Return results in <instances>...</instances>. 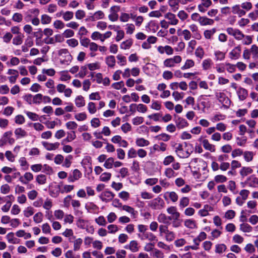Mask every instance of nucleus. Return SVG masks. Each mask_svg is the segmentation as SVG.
Wrapping results in <instances>:
<instances>
[{
  "instance_id": "obj_3",
  "label": "nucleus",
  "mask_w": 258,
  "mask_h": 258,
  "mask_svg": "<svg viewBox=\"0 0 258 258\" xmlns=\"http://www.w3.org/2000/svg\"><path fill=\"white\" fill-rule=\"evenodd\" d=\"M60 62L62 64L69 65L72 60V56L67 49L62 48L58 52Z\"/></svg>"
},
{
  "instance_id": "obj_28",
  "label": "nucleus",
  "mask_w": 258,
  "mask_h": 258,
  "mask_svg": "<svg viewBox=\"0 0 258 258\" xmlns=\"http://www.w3.org/2000/svg\"><path fill=\"white\" fill-rule=\"evenodd\" d=\"M239 5H236L232 7V12L234 14H237L239 17L244 16L246 14L245 11L241 9Z\"/></svg>"
},
{
  "instance_id": "obj_52",
  "label": "nucleus",
  "mask_w": 258,
  "mask_h": 258,
  "mask_svg": "<svg viewBox=\"0 0 258 258\" xmlns=\"http://www.w3.org/2000/svg\"><path fill=\"white\" fill-rule=\"evenodd\" d=\"M76 105L78 107H82L85 106V101L82 96L79 95L77 96L75 100Z\"/></svg>"
},
{
  "instance_id": "obj_15",
  "label": "nucleus",
  "mask_w": 258,
  "mask_h": 258,
  "mask_svg": "<svg viewBox=\"0 0 258 258\" xmlns=\"http://www.w3.org/2000/svg\"><path fill=\"white\" fill-rule=\"evenodd\" d=\"M41 144L43 147L47 151H49L57 150L60 146V144L58 142L49 143L48 142L43 141L41 142Z\"/></svg>"
},
{
  "instance_id": "obj_13",
  "label": "nucleus",
  "mask_w": 258,
  "mask_h": 258,
  "mask_svg": "<svg viewBox=\"0 0 258 258\" xmlns=\"http://www.w3.org/2000/svg\"><path fill=\"white\" fill-rule=\"evenodd\" d=\"M244 184L249 187H258V178L255 175H251L246 179Z\"/></svg>"
},
{
  "instance_id": "obj_4",
  "label": "nucleus",
  "mask_w": 258,
  "mask_h": 258,
  "mask_svg": "<svg viewBox=\"0 0 258 258\" xmlns=\"http://www.w3.org/2000/svg\"><path fill=\"white\" fill-rule=\"evenodd\" d=\"M182 61L180 55H175L172 57L165 59L163 61V65L166 68H173L179 64Z\"/></svg>"
},
{
  "instance_id": "obj_44",
  "label": "nucleus",
  "mask_w": 258,
  "mask_h": 258,
  "mask_svg": "<svg viewBox=\"0 0 258 258\" xmlns=\"http://www.w3.org/2000/svg\"><path fill=\"white\" fill-rule=\"evenodd\" d=\"M212 64L213 61L211 58L205 59L202 62V68L205 71L208 70L212 68Z\"/></svg>"
},
{
  "instance_id": "obj_7",
  "label": "nucleus",
  "mask_w": 258,
  "mask_h": 258,
  "mask_svg": "<svg viewBox=\"0 0 258 258\" xmlns=\"http://www.w3.org/2000/svg\"><path fill=\"white\" fill-rule=\"evenodd\" d=\"M148 206L153 210H161L164 207L165 203L161 198L157 197L149 201Z\"/></svg>"
},
{
  "instance_id": "obj_30",
  "label": "nucleus",
  "mask_w": 258,
  "mask_h": 258,
  "mask_svg": "<svg viewBox=\"0 0 258 258\" xmlns=\"http://www.w3.org/2000/svg\"><path fill=\"white\" fill-rule=\"evenodd\" d=\"M135 143L137 146L139 147H145L148 146L150 143L148 140L143 138H137L136 139Z\"/></svg>"
},
{
  "instance_id": "obj_56",
  "label": "nucleus",
  "mask_w": 258,
  "mask_h": 258,
  "mask_svg": "<svg viewBox=\"0 0 258 258\" xmlns=\"http://www.w3.org/2000/svg\"><path fill=\"white\" fill-rule=\"evenodd\" d=\"M119 19L121 22H127L130 20V19H131V14H128L125 12H122L120 13Z\"/></svg>"
},
{
  "instance_id": "obj_42",
  "label": "nucleus",
  "mask_w": 258,
  "mask_h": 258,
  "mask_svg": "<svg viewBox=\"0 0 258 258\" xmlns=\"http://www.w3.org/2000/svg\"><path fill=\"white\" fill-rule=\"evenodd\" d=\"M73 159V157L71 155H69L67 156L65 158H64V160L62 164V166L65 168H69L71 167L72 160Z\"/></svg>"
},
{
  "instance_id": "obj_34",
  "label": "nucleus",
  "mask_w": 258,
  "mask_h": 258,
  "mask_svg": "<svg viewBox=\"0 0 258 258\" xmlns=\"http://www.w3.org/2000/svg\"><path fill=\"white\" fill-rule=\"evenodd\" d=\"M105 61L108 68L111 69L114 68L116 63V60L114 56L108 55L106 56L105 59Z\"/></svg>"
},
{
  "instance_id": "obj_59",
  "label": "nucleus",
  "mask_w": 258,
  "mask_h": 258,
  "mask_svg": "<svg viewBox=\"0 0 258 258\" xmlns=\"http://www.w3.org/2000/svg\"><path fill=\"white\" fill-rule=\"evenodd\" d=\"M87 109L91 114H95L97 111V107L95 103L90 102L87 105Z\"/></svg>"
},
{
  "instance_id": "obj_1",
  "label": "nucleus",
  "mask_w": 258,
  "mask_h": 258,
  "mask_svg": "<svg viewBox=\"0 0 258 258\" xmlns=\"http://www.w3.org/2000/svg\"><path fill=\"white\" fill-rule=\"evenodd\" d=\"M175 151L177 155L181 158L188 157L193 152V146L191 144H176Z\"/></svg>"
},
{
  "instance_id": "obj_60",
  "label": "nucleus",
  "mask_w": 258,
  "mask_h": 258,
  "mask_svg": "<svg viewBox=\"0 0 258 258\" xmlns=\"http://www.w3.org/2000/svg\"><path fill=\"white\" fill-rule=\"evenodd\" d=\"M253 172L252 169L249 167H243L240 171V174L242 177L247 176V175L252 173Z\"/></svg>"
},
{
  "instance_id": "obj_21",
  "label": "nucleus",
  "mask_w": 258,
  "mask_h": 258,
  "mask_svg": "<svg viewBox=\"0 0 258 258\" xmlns=\"http://www.w3.org/2000/svg\"><path fill=\"white\" fill-rule=\"evenodd\" d=\"M188 28L191 31L195 38L198 40H200L202 38V36L199 30L198 26L196 24H191L189 25Z\"/></svg>"
},
{
  "instance_id": "obj_26",
  "label": "nucleus",
  "mask_w": 258,
  "mask_h": 258,
  "mask_svg": "<svg viewBox=\"0 0 258 258\" xmlns=\"http://www.w3.org/2000/svg\"><path fill=\"white\" fill-rule=\"evenodd\" d=\"M133 107H135V108H136V110L137 111H138L139 112L142 113H146L148 110V108H147V106H146L145 105L142 104V103H140L139 104H131L130 106V108L131 110H132V108Z\"/></svg>"
},
{
  "instance_id": "obj_38",
  "label": "nucleus",
  "mask_w": 258,
  "mask_h": 258,
  "mask_svg": "<svg viewBox=\"0 0 258 258\" xmlns=\"http://www.w3.org/2000/svg\"><path fill=\"white\" fill-rule=\"evenodd\" d=\"M133 44V40L132 39L130 38L123 42L120 45V48L121 49L126 50L129 49Z\"/></svg>"
},
{
  "instance_id": "obj_2",
  "label": "nucleus",
  "mask_w": 258,
  "mask_h": 258,
  "mask_svg": "<svg viewBox=\"0 0 258 258\" xmlns=\"http://www.w3.org/2000/svg\"><path fill=\"white\" fill-rule=\"evenodd\" d=\"M189 167L191 170L202 171L204 174H207L209 172L207 162L200 158L192 159L189 162Z\"/></svg>"
},
{
  "instance_id": "obj_41",
  "label": "nucleus",
  "mask_w": 258,
  "mask_h": 258,
  "mask_svg": "<svg viewBox=\"0 0 258 258\" xmlns=\"http://www.w3.org/2000/svg\"><path fill=\"white\" fill-rule=\"evenodd\" d=\"M195 62L194 60L191 59H187L184 64L181 67V70H188L191 68H192L195 66Z\"/></svg>"
},
{
  "instance_id": "obj_33",
  "label": "nucleus",
  "mask_w": 258,
  "mask_h": 258,
  "mask_svg": "<svg viewBox=\"0 0 258 258\" xmlns=\"http://www.w3.org/2000/svg\"><path fill=\"white\" fill-rule=\"evenodd\" d=\"M14 134L17 139L25 138L28 135L27 132L21 127L16 128Z\"/></svg>"
},
{
  "instance_id": "obj_48",
  "label": "nucleus",
  "mask_w": 258,
  "mask_h": 258,
  "mask_svg": "<svg viewBox=\"0 0 258 258\" xmlns=\"http://www.w3.org/2000/svg\"><path fill=\"white\" fill-rule=\"evenodd\" d=\"M126 247L129 248L130 250L133 252H137L139 250L138 242L135 240L131 241Z\"/></svg>"
},
{
  "instance_id": "obj_14",
  "label": "nucleus",
  "mask_w": 258,
  "mask_h": 258,
  "mask_svg": "<svg viewBox=\"0 0 258 258\" xmlns=\"http://www.w3.org/2000/svg\"><path fill=\"white\" fill-rule=\"evenodd\" d=\"M34 179L33 174L30 172H25L23 176H20L19 181L23 184H27Z\"/></svg>"
},
{
  "instance_id": "obj_27",
  "label": "nucleus",
  "mask_w": 258,
  "mask_h": 258,
  "mask_svg": "<svg viewBox=\"0 0 258 258\" xmlns=\"http://www.w3.org/2000/svg\"><path fill=\"white\" fill-rule=\"evenodd\" d=\"M199 23L202 26H212L214 23V20L206 16H202Z\"/></svg>"
},
{
  "instance_id": "obj_58",
  "label": "nucleus",
  "mask_w": 258,
  "mask_h": 258,
  "mask_svg": "<svg viewBox=\"0 0 258 258\" xmlns=\"http://www.w3.org/2000/svg\"><path fill=\"white\" fill-rule=\"evenodd\" d=\"M116 58L117 59V63L120 66H124L126 64L127 60L125 56L122 54H119L117 55Z\"/></svg>"
},
{
  "instance_id": "obj_61",
  "label": "nucleus",
  "mask_w": 258,
  "mask_h": 258,
  "mask_svg": "<svg viewBox=\"0 0 258 258\" xmlns=\"http://www.w3.org/2000/svg\"><path fill=\"white\" fill-rule=\"evenodd\" d=\"M135 25L133 23H127L125 25V31L127 34L131 35L135 31Z\"/></svg>"
},
{
  "instance_id": "obj_57",
  "label": "nucleus",
  "mask_w": 258,
  "mask_h": 258,
  "mask_svg": "<svg viewBox=\"0 0 258 258\" xmlns=\"http://www.w3.org/2000/svg\"><path fill=\"white\" fill-rule=\"evenodd\" d=\"M240 230L243 232H250L252 227L247 223H243L240 225Z\"/></svg>"
},
{
  "instance_id": "obj_45",
  "label": "nucleus",
  "mask_w": 258,
  "mask_h": 258,
  "mask_svg": "<svg viewBox=\"0 0 258 258\" xmlns=\"http://www.w3.org/2000/svg\"><path fill=\"white\" fill-rule=\"evenodd\" d=\"M66 138L63 139L61 142L62 145H63V143L71 142L76 138V133L74 131L68 132Z\"/></svg>"
},
{
  "instance_id": "obj_5",
  "label": "nucleus",
  "mask_w": 258,
  "mask_h": 258,
  "mask_svg": "<svg viewBox=\"0 0 258 258\" xmlns=\"http://www.w3.org/2000/svg\"><path fill=\"white\" fill-rule=\"evenodd\" d=\"M43 95L41 94H37L32 95L28 94L24 96V99L29 104H39L42 101Z\"/></svg>"
},
{
  "instance_id": "obj_53",
  "label": "nucleus",
  "mask_w": 258,
  "mask_h": 258,
  "mask_svg": "<svg viewBox=\"0 0 258 258\" xmlns=\"http://www.w3.org/2000/svg\"><path fill=\"white\" fill-rule=\"evenodd\" d=\"M214 180L216 183H222L227 181V178L224 175L218 174L214 176Z\"/></svg>"
},
{
  "instance_id": "obj_24",
  "label": "nucleus",
  "mask_w": 258,
  "mask_h": 258,
  "mask_svg": "<svg viewBox=\"0 0 258 258\" xmlns=\"http://www.w3.org/2000/svg\"><path fill=\"white\" fill-rule=\"evenodd\" d=\"M131 19L135 22V25L140 27L143 23L144 18L142 16H137L136 15L131 14Z\"/></svg>"
},
{
  "instance_id": "obj_18",
  "label": "nucleus",
  "mask_w": 258,
  "mask_h": 258,
  "mask_svg": "<svg viewBox=\"0 0 258 258\" xmlns=\"http://www.w3.org/2000/svg\"><path fill=\"white\" fill-rule=\"evenodd\" d=\"M212 4L211 0H201V3L198 6V10L201 13H205Z\"/></svg>"
},
{
  "instance_id": "obj_50",
  "label": "nucleus",
  "mask_w": 258,
  "mask_h": 258,
  "mask_svg": "<svg viewBox=\"0 0 258 258\" xmlns=\"http://www.w3.org/2000/svg\"><path fill=\"white\" fill-rule=\"evenodd\" d=\"M83 243V239L81 238L76 239L73 241V249L74 251H78L80 249Z\"/></svg>"
},
{
  "instance_id": "obj_17",
  "label": "nucleus",
  "mask_w": 258,
  "mask_h": 258,
  "mask_svg": "<svg viewBox=\"0 0 258 258\" xmlns=\"http://www.w3.org/2000/svg\"><path fill=\"white\" fill-rule=\"evenodd\" d=\"M105 17L104 13L101 11H97L93 14H91L88 18V20L90 21H95L98 20L103 19Z\"/></svg>"
},
{
  "instance_id": "obj_31",
  "label": "nucleus",
  "mask_w": 258,
  "mask_h": 258,
  "mask_svg": "<svg viewBox=\"0 0 258 258\" xmlns=\"http://www.w3.org/2000/svg\"><path fill=\"white\" fill-rule=\"evenodd\" d=\"M139 235L141 239L143 240L148 239L150 241H157V237L151 232L147 231L144 235Z\"/></svg>"
},
{
  "instance_id": "obj_39",
  "label": "nucleus",
  "mask_w": 258,
  "mask_h": 258,
  "mask_svg": "<svg viewBox=\"0 0 258 258\" xmlns=\"http://www.w3.org/2000/svg\"><path fill=\"white\" fill-rule=\"evenodd\" d=\"M6 238L9 243L11 244H18L19 243V239L16 238L13 232H10L6 235Z\"/></svg>"
},
{
  "instance_id": "obj_19",
  "label": "nucleus",
  "mask_w": 258,
  "mask_h": 258,
  "mask_svg": "<svg viewBox=\"0 0 258 258\" xmlns=\"http://www.w3.org/2000/svg\"><path fill=\"white\" fill-rule=\"evenodd\" d=\"M164 17L165 19L168 20L170 25H176L179 23V20L176 18V15L171 12L167 13L165 15Z\"/></svg>"
},
{
  "instance_id": "obj_12",
  "label": "nucleus",
  "mask_w": 258,
  "mask_h": 258,
  "mask_svg": "<svg viewBox=\"0 0 258 258\" xmlns=\"http://www.w3.org/2000/svg\"><path fill=\"white\" fill-rule=\"evenodd\" d=\"M241 47L240 45L235 46L229 53V56L231 59H238L241 54Z\"/></svg>"
},
{
  "instance_id": "obj_64",
  "label": "nucleus",
  "mask_w": 258,
  "mask_h": 258,
  "mask_svg": "<svg viewBox=\"0 0 258 258\" xmlns=\"http://www.w3.org/2000/svg\"><path fill=\"white\" fill-rule=\"evenodd\" d=\"M111 177V174L110 172H105L100 175L99 179L103 182H107L110 179Z\"/></svg>"
},
{
  "instance_id": "obj_6",
  "label": "nucleus",
  "mask_w": 258,
  "mask_h": 258,
  "mask_svg": "<svg viewBox=\"0 0 258 258\" xmlns=\"http://www.w3.org/2000/svg\"><path fill=\"white\" fill-rule=\"evenodd\" d=\"M215 96L223 107L228 108L231 104V101L226 95L223 92H216Z\"/></svg>"
},
{
  "instance_id": "obj_35",
  "label": "nucleus",
  "mask_w": 258,
  "mask_h": 258,
  "mask_svg": "<svg viewBox=\"0 0 258 258\" xmlns=\"http://www.w3.org/2000/svg\"><path fill=\"white\" fill-rule=\"evenodd\" d=\"M164 175L168 179L173 178L177 175L173 169L170 167L167 168L165 169Z\"/></svg>"
},
{
  "instance_id": "obj_20",
  "label": "nucleus",
  "mask_w": 258,
  "mask_h": 258,
  "mask_svg": "<svg viewBox=\"0 0 258 258\" xmlns=\"http://www.w3.org/2000/svg\"><path fill=\"white\" fill-rule=\"evenodd\" d=\"M236 92V94L238 96V99L240 101H244L248 96L247 90L241 87H239Z\"/></svg>"
},
{
  "instance_id": "obj_63",
  "label": "nucleus",
  "mask_w": 258,
  "mask_h": 258,
  "mask_svg": "<svg viewBox=\"0 0 258 258\" xmlns=\"http://www.w3.org/2000/svg\"><path fill=\"white\" fill-rule=\"evenodd\" d=\"M184 224L186 227L190 229H194L197 227L196 221L192 219L185 220Z\"/></svg>"
},
{
  "instance_id": "obj_8",
  "label": "nucleus",
  "mask_w": 258,
  "mask_h": 258,
  "mask_svg": "<svg viewBox=\"0 0 258 258\" xmlns=\"http://www.w3.org/2000/svg\"><path fill=\"white\" fill-rule=\"evenodd\" d=\"M226 31L229 35L232 36L237 40H242L244 37V34L238 29L228 27Z\"/></svg>"
},
{
  "instance_id": "obj_25",
  "label": "nucleus",
  "mask_w": 258,
  "mask_h": 258,
  "mask_svg": "<svg viewBox=\"0 0 258 258\" xmlns=\"http://www.w3.org/2000/svg\"><path fill=\"white\" fill-rule=\"evenodd\" d=\"M213 211V208L209 205H205L204 206L203 209L200 210L198 211V214L201 217H206L208 215H209V212H211Z\"/></svg>"
},
{
  "instance_id": "obj_43",
  "label": "nucleus",
  "mask_w": 258,
  "mask_h": 258,
  "mask_svg": "<svg viewBox=\"0 0 258 258\" xmlns=\"http://www.w3.org/2000/svg\"><path fill=\"white\" fill-rule=\"evenodd\" d=\"M189 203V199L186 197H181L179 201V207L180 209H183L187 207Z\"/></svg>"
},
{
  "instance_id": "obj_49",
  "label": "nucleus",
  "mask_w": 258,
  "mask_h": 258,
  "mask_svg": "<svg viewBox=\"0 0 258 258\" xmlns=\"http://www.w3.org/2000/svg\"><path fill=\"white\" fill-rule=\"evenodd\" d=\"M227 249V246L225 244L221 243L215 245V252L218 254H222Z\"/></svg>"
},
{
  "instance_id": "obj_29",
  "label": "nucleus",
  "mask_w": 258,
  "mask_h": 258,
  "mask_svg": "<svg viewBox=\"0 0 258 258\" xmlns=\"http://www.w3.org/2000/svg\"><path fill=\"white\" fill-rule=\"evenodd\" d=\"M157 220L159 223H162L164 224H169L170 221L172 218L170 216H166L165 214H160L157 218Z\"/></svg>"
},
{
  "instance_id": "obj_54",
  "label": "nucleus",
  "mask_w": 258,
  "mask_h": 258,
  "mask_svg": "<svg viewBox=\"0 0 258 258\" xmlns=\"http://www.w3.org/2000/svg\"><path fill=\"white\" fill-rule=\"evenodd\" d=\"M249 51L253 58L255 59L258 58V47L256 45H252Z\"/></svg>"
},
{
  "instance_id": "obj_46",
  "label": "nucleus",
  "mask_w": 258,
  "mask_h": 258,
  "mask_svg": "<svg viewBox=\"0 0 258 258\" xmlns=\"http://www.w3.org/2000/svg\"><path fill=\"white\" fill-rule=\"evenodd\" d=\"M216 32V29L215 28L209 30H206L204 32V36L206 39H212Z\"/></svg>"
},
{
  "instance_id": "obj_36",
  "label": "nucleus",
  "mask_w": 258,
  "mask_h": 258,
  "mask_svg": "<svg viewBox=\"0 0 258 258\" xmlns=\"http://www.w3.org/2000/svg\"><path fill=\"white\" fill-rule=\"evenodd\" d=\"M167 145L163 142H160L158 144H155L153 146V150L154 151L164 152L167 149Z\"/></svg>"
},
{
  "instance_id": "obj_37",
  "label": "nucleus",
  "mask_w": 258,
  "mask_h": 258,
  "mask_svg": "<svg viewBox=\"0 0 258 258\" xmlns=\"http://www.w3.org/2000/svg\"><path fill=\"white\" fill-rule=\"evenodd\" d=\"M121 209L122 210L126 211V212L128 213L129 214H130L131 215L133 218H136V216L137 215V214H138L137 211H135L134 208H133V207H132L130 206L126 205H123Z\"/></svg>"
},
{
  "instance_id": "obj_47",
  "label": "nucleus",
  "mask_w": 258,
  "mask_h": 258,
  "mask_svg": "<svg viewBox=\"0 0 258 258\" xmlns=\"http://www.w3.org/2000/svg\"><path fill=\"white\" fill-rule=\"evenodd\" d=\"M19 163L21 168L24 170H27L28 168L29 164L27 162L26 159L24 157H20L18 160Z\"/></svg>"
},
{
  "instance_id": "obj_51",
  "label": "nucleus",
  "mask_w": 258,
  "mask_h": 258,
  "mask_svg": "<svg viewBox=\"0 0 258 258\" xmlns=\"http://www.w3.org/2000/svg\"><path fill=\"white\" fill-rule=\"evenodd\" d=\"M168 3L170 7L174 12L178 10V6L179 4H180L179 0H169Z\"/></svg>"
},
{
  "instance_id": "obj_10",
  "label": "nucleus",
  "mask_w": 258,
  "mask_h": 258,
  "mask_svg": "<svg viewBox=\"0 0 258 258\" xmlns=\"http://www.w3.org/2000/svg\"><path fill=\"white\" fill-rule=\"evenodd\" d=\"M163 198L166 202L176 203L178 200V196L175 191H166L163 194Z\"/></svg>"
},
{
  "instance_id": "obj_62",
  "label": "nucleus",
  "mask_w": 258,
  "mask_h": 258,
  "mask_svg": "<svg viewBox=\"0 0 258 258\" xmlns=\"http://www.w3.org/2000/svg\"><path fill=\"white\" fill-rule=\"evenodd\" d=\"M195 53L197 57L202 59L204 56L205 51L203 48L201 46H199L196 49Z\"/></svg>"
},
{
  "instance_id": "obj_22",
  "label": "nucleus",
  "mask_w": 258,
  "mask_h": 258,
  "mask_svg": "<svg viewBox=\"0 0 258 258\" xmlns=\"http://www.w3.org/2000/svg\"><path fill=\"white\" fill-rule=\"evenodd\" d=\"M176 127L179 129L183 128L188 125L187 121L183 118L178 116L175 119Z\"/></svg>"
},
{
  "instance_id": "obj_23",
  "label": "nucleus",
  "mask_w": 258,
  "mask_h": 258,
  "mask_svg": "<svg viewBox=\"0 0 258 258\" xmlns=\"http://www.w3.org/2000/svg\"><path fill=\"white\" fill-rule=\"evenodd\" d=\"M167 212L172 215L171 218L178 219L180 217V213L177 211V208L174 206H170L167 209Z\"/></svg>"
},
{
  "instance_id": "obj_11",
  "label": "nucleus",
  "mask_w": 258,
  "mask_h": 258,
  "mask_svg": "<svg viewBox=\"0 0 258 258\" xmlns=\"http://www.w3.org/2000/svg\"><path fill=\"white\" fill-rule=\"evenodd\" d=\"M115 196V194L108 190H105L101 192L99 197L104 202L107 203L112 201Z\"/></svg>"
},
{
  "instance_id": "obj_55",
  "label": "nucleus",
  "mask_w": 258,
  "mask_h": 258,
  "mask_svg": "<svg viewBox=\"0 0 258 258\" xmlns=\"http://www.w3.org/2000/svg\"><path fill=\"white\" fill-rule=\"evenodd\" d=\"M23 37L24 36L22 34L17 35L13 39V44L15 45L21 44L23 41Z\"/></svg>"
},
{
  "instance_id": "obj_40",
  "label": "nucleus",
  "mask_w": 258,
  "mask_h": 258,
  "mask_svg": "<svg viewBox=\"0 0 258 258\" xmlns=\"http://www.w3.org/2000/svg\"><path fill=\"white\" fill-rule=\"evenodd\" d=\"M199 101L201 105L203 108H208L210 107V103L208 99L206 98V96L202 95L199 98Z\"/></svg>"
},
{
  "instance_id": "obj_16",
  "label": "nucleus",
  "mask_w": 258,
  "mask_h": 258,
  "mask_svg": "<svg viewBox=\"0 0 258 258\" xmlns=\"http://www.w3.org/2000/svg\"><path fill=\"white\" fill-rule=\"evenodd\" d=\"M199 141L201 142L203 145V147L206 150L209 151L211 152H215L216 151V147L214 145L210 143L207 139H202L200 138Z\"/></svg>"
},
{
  "instance_id": "obj_9",
  "label": "nucleus",
  "mask_w": 258,
  "mask_h": 258,
  "mask_svg": "<svg viewBox=\"0 0 258 258\" xmlns=\"http://www.w3.org/2000/svg\"><path fill=\"white\" fill-rule=\"evenodd\" d=\"M82 176V172L78 169H75L71 171L68 178V181L73 183L79 180Z\"/></svg>"
},
{
  "instance_id": "obj_32",
  "label": "nucleus",
  "mask_w": 258,
  "mask_h": 258,
  "mask_svg": "<svg viewBox=\"0 0 258 258\" xmlns=\"http://www.w3.org/2000/svg\"><path fill=\"white\" fill-rule=\"evenodd\" d=\"M12 131H8L5 132L3 135L7 143H9L10 145H13L15 142V140L12 137Z\"/></svg>"
}]
</instances>
